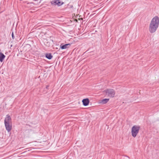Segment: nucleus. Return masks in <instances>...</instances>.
Here are the masks:
<instances>
[{
  "label": "nucleus",
  "mask_w": 159,
  "mask_h": 159,
  "mask_svg": "<svg viewBox=\"0 0 159 159\" xmlns=\"http://www.w3.org/2000/svg\"><path fill=\"white\" fill-rule=\"evenodd\" d=\"M106 94L110 97H113L115 96V93L113 89H109L105 90Z\"/></svg>",
  "instance_id": "obj_3"
},
{
  "label": "nucleus",
  "mask_w": 159,
  "mask_h": 159,
  "mask_svg": "<svg viewBox=\"0 0 159 159\" xmlns=\"http://www.w3.org/2000/svg\"><path fill=\"white\" fill-rule=\"evenodd\" d=\"M48 87H49V86H48V85H47V86H46V88L47 89Z\"/></svg>",
  "instance_id": "obj_13"
},
{
  "label": "nucleus",
  "mask_w": 159,
  "mask_h": 159,
  "mask_svg": "<svg viewBox=\"0 0 159 159\" xmlns=\"http://www.w3.org/2000/svg\"><path fill=\"white\" fill-rule=\"evenodd\" d=\"M159 25V18L157 16L153 17L151 21L149 27L150 33H153L157 30Z\"/></svg>",
  "instance_id": "obj_1"
},
{
  "label": "nucleus",
  "mask_w": 159,
  "mask_h": 159,
  "mask_svg": "<svg viewBox=\"0 0 159 159\" xmlns=\"http://www.w3.org/2000/svg\"><path fill=\"white\" fill-rule=\"evenodd\" d=\"M83 104L84 106L88 105L89 103V100L88 98L84 99L82 101Z\"/></svg>",
  "instance_id": "obj_7"
},
{
  "label": "nucleus",
  "mask_w": 159,
  "mask_h": 159,
  "mask_svg": "<svg viewBox=\"0 0 159 159\" xmlns=\"http://www.w3.org/2000/svg\"><path fill=\"white\" fill-rule=\"evenodd\" d=\"M5 124V125L6 130H7L8 132H10L12 129V124L11 123H6Z\"/></svg>",
  "instance_id": "obj_5"
},
{
  "label": "nucleus",
  "mask_w": 159,
  "mask_h": 159,
  "mask_svg": "<svg viewBox=\"0 0 159 159\" xmlns=\"http://www.w3.org/2000/svg\"><path fill=\"white\" fill-rule=\"evenodd\" d=\"M109 100V99L105 98V99H102V100L101 102L103 104H106L108 101Z\"/></svg>",
  "instance_id": "obj_11"
},
{
  "label": "nucleus",
  "mask_w": 159,
  "mask_h": 159,
  "mask_svg": "<svg viewBox=\"0 0 159 159\" xmlns=\"http://www.w3.org/2000/svg\"><path fill=\"white\" fill-rule=\"evenodd\" d=\"M11 36H12V38L13 39H14L15 38V37L14 36V33H13V31L12 33V34H11Z\"/></svg>",
  "instance_id": "obj_12"
},
{
  "label": "nucleus",
  "mask_w": 159,
  "mask_h": 159,
  "mask_svg": "<svg viewBox=\"0 0 159 159\" xmlns=\"http://www.w3.org/2000/svg\"><path fill=\"white\" fill-rule=\"evenodd\" d=\"M140 127L137 125H134L132 128L131 134L132 136L135 137L139 132Z\"/></svg>",
  "instance_id": "obj_2"
},
{
  "label": "nucleus",
  "mask_w": 159,
  "mask_h": 159,
  "mask_svg": "<svg viewBox=\"0 0 159 159\" xmlns=\"http://www.w3.org/2000/svg\"><path fill=\"white\" fill-rule=\"evenodd\" d=\"M11 123V119L9 115H6V117L4 120V123Z\"/></svg>",
  "instance_id": "obj_6"
},
{
  "label": "nucleus",
  "mask_w": 159,
  "mask_h": 159,
  "mask_svg": "<svg viewBox=\"0 0 159 159\" xmlns=\"http://www.w3.org/2000/svg\"><path fill=\"white\" fill-rule=\"evenodd\" d=\"M45 57L47 58L49 60L51 59L52 57V54L50 53L46 54Z\"/></svg>",
  "instance_id": "obj_10"
},
{
  "label": "nucleus",
  "mask_w": 159,
  "mask_h": 159,
  "mask_svg": "<svg viewBox=\"0 0 159 159\" xmlns=\"http://www.w3.org/2000/svg\"><path fill=\"white\" fill-rule=\"evenodd\" d=\"M5 55L2 52H0V61L2 62L5 58Z\"/></svg>",
  "instance_id": "obj_9"
},
{
  "label": "nucleus",
  "mask_w": 159,
  "mask_h": 159,
  "mask_svg": "<svg viewBox=\"0 0 159 159\" xmlns=\"http://www.w3.org/2000/svg\"><path fill=\"white\" fill-rule=\"evenodd\" d=\"M70 46V44L69 43L66 44L64 45H62V44H61L60 46V47L62 49H63L68 48Z\"/></svg>",
  "instance_id": "obj_8"
},
{
  "label": "nucleus",
  "mask_w": 159,
  "mask_h": 159,
  "mask_svg": "<svg viewBox=\"0 0 159 159\" xmlns=\"http://www.w3.org/2000/svg\"><path fill=\"white\" fill-rule=\"evenodd\" d=\"M52 5H57L60 6L62 5L64 2L60 1V0H52L51 2Z\"/></svg>",
  "instance_id": "obj_4"
}]
</instances>
